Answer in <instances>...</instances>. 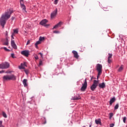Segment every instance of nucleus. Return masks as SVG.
<instances>
[{"label": "nucleus", "mask_w": 127, "mask_h": 127, "mask_svg": "<svg viewBox=\"0 0 127 127\" xmlns=\"http://www.w3.org/2000/svg\"><path fill=\"white\" fill-rule=\"evenodd\" d=\"M5 35H6V36H7V35H8L7 31L5 32Z\"/></svg>", "instance_id": "79ce46f5"}, {"label": "nucleus", "mask_w": 127, "mask_h": 127, "mask_svg": "<svg viewBox=\"0 0 127 127\" xmlns=\"http://www.w3.org/2000/svg\"><path fill=\"white\" fill-rule=\"evenodd\" d=\"M30 43V41H28L26 44V45H28V44H29Z\"/></svg>", "instance_id": "ea45409f"}, {"label": "nucleus", "mask_w": 127, "mask_h": 127, "mask_svg": "<svg viewBox=\"0 0 127 127\" xmlns=\"http://www.w3.org/2000/svg\"><path fill=\"white\" fill-rule=\"evenodd\" d=\"M3 45H8V42L7 41V42L4 43Z\"/></svg>", "instance_id": "72a5a7b5"}, {"label": "nucleus", "mask_w": 127, "mask_h": 127, "mask_svg": "<svg viewBox=\"0 0 127 127\" xmlns=\"http://www.w3.org/2000/svg\"><path fill=\"white\" fill-rule=\"evenodd\" d=\"M113 61L111 59H108V64H111Z\"/></svg>", "instance_id": "5701e85b"}, {"label": "nucleus", "mask_w": 127, "mask_h": 127, "mask_svg": "<svg viewBox=\"0 0 127 127\" xmlns=\"http://www.w3.org/2000/svg\"><path fill=\"white\" fill-rule=\"evenodd\" d=\"M54 33H60V32L59 31H54Z\"/></svg>", "instance_id": "e433bc0d"}, {"label": "nucleus", "mask_w": 127, "mask_h": 127, "mask_svg": "<svg viewBox=\"0 0 127 127\" xmlns=\"http://www.w3.org/2000/svg\"><path fill=\"white\" fill-rule=\"evenodd\" d=\"M72 53L74 54V58H76V59H78L79 58V55H78V53L76 51H72Z\"/></svg>", "instance_id": "f8f14e48"}, {"label": "nucleus", "mask_w": 127, "mask_h": 127, "mask_svg": "<svg viewBox=\"0 0 127 127\" xmlns=\"http://www.w3.org/2000/svg\"><path fill=\"white\" fill-rule=\"evenodd\" d=\"M126 121H127V117H123V123H124V124H126Z\"/></svg>", "instance_id": "bb28decb"}, {"label": "nucleus", "mask_w": 127, "mask_h": 127, "mask_svg": "<svg viewBox=\"0 0 127 127\" xmlns=\"http://www.w3.org/2000/svg\"><path fill=\"white\" fill-rule=\"evenodd\" d=\"M99 84V80H94L93 81V84L90 87V89L92 91H94L95 89L98 87V84Z\"/></svg>", "instance_id": "39448f33"}, {"label": "nucleus", "mask_w": 127, "mask_h": 127, "mask_svg": "<svg viewBox=\"0 0 127 127\" xmlns=\"http://www.w3.org/2000/svg\"><path fill=\"white\" fill-rule=\"evenodd\" d=\"M103 68V66L101 64H97L96 65L97 71L98 72L97 75V79H98L99 76H101V74H102V68Z\"/></svg>", "instance_id": "20e7f679"}, {"label": "nucleus", "mask_w": 127, "mask_h": 127, "mask_svg": "<svg viewBox=\"0 0 127 127\" xmlns=\"http://www.w3.org/2000/svg\"><path fill=\"white\" fill-rule=\"evenodd\" d=\"M39 54H40V55L41 56V57H42V56H43V54H42L41 53H39Z\"/></svg>", "instance_id": "a19ab883"}, {"label": "nucleus", "mask_w": 127, "mask_h": 127, "mask_svg": "<svg viewBox=\"0 0 127 127\" xmlns=\"http://www.w3.org/2000/svg\"><path fill=\"white\" fill-rule=\"evenodd\" d=\"M58 9L56 8L55 10L51 13V18H54L57 15Z\"/></svg>", "instance_id": "6e6552de"}, {"label": "nucleus", "mask_w": 127, "mask_h": 127, "mask_svg": "<svg viewBox=\"0 0 127 127\" xmlns=\"http://www.w3.org/2000/svg\"><path fill=\"white\" fill-rule=\"evenodd\" d=\"M59 0H55L54 3V4H57V3H58V1Z\"/></svg>", "instance_id": "7c9ffc66"}, {"label": "nucleus", "mask_w": 127, "mask_h": 127, "mask_svg": "<svg viewBox=\"0 0 127 127\" xmlns=\"http://www.w3.org/2000/svg\"><path fill=\"white\" fill-rule=\"evenodd\" d=\"M13 32L14 33H16V34H17V33H18V30H17V29H14L13 30Z\"/></svg>", "instance_id": "393cba45"}, {"label": "nucleus", "mask_w": 127, "mask_h": 127, "mask_svg": "<svg viewBox=\"0 0 127 127\" xmlns=\"http://www.w3.org/2000/svg\"><path fill=\"white\" fill-rule=\"evenodd\" d=\"M80 97H77V96H74L73 97H72L71 100H73V101H75V100H80Z\"/></svg>", "instance_id": "a211bd4d"}, {"label": "nucleus", "mask_w": 127, "mask_h": 127, "mask_svg": "<svg viewBox=\"0 0 127 127\" xmlns=\"http://www.w3.org/2000/svg\"><path fill=\"white\" fill-rule=\"evenodd\" d=\"M11 45L14 49H17V46H16V44H15V42H14V40H11Z\"/></svg>", "instance_id": "9d476101"}, {"label": "nucleus", "mask_w": 127, "mask_h": 127, "mask_svg": "<svg viewBox=\"0 0 127 127\" xmlns=\"http://www.w3.org/2000/svg\"><path fill=\"white\" fill-rule=\"evenodd\" d=\"M39 58L38 57V56L36 55V56H35V59L36 60H38Z\"/></svg>", "instance_id": "f704fd0d"}, {"label": "nucleus", "mask_w": 127, "mask_h": 127, "mask_svg": "<svg viewBox=\"0 0 127 127\" xmlns=\"http://www.w3.org/2000/svg\"><path fill=\"white\" fill-rule=\"evenodd\" d=\"M62 25V22H60L58 24H57L53 28V29L58 28V27H60Z\"/></svg>", "instance_id": "2eb2a0df"}, {"label": "nucleus", "mask_w": 127, "mask_h": 127, "mask_svg": "<svg viewBox=\"0 0 127 127\" xmlns=\"http://www.w3.org/2000/svg\"><path fill=\"white\" fill-rule=\"evenodd\" d=\"M3 48L4 47H1V48H0V49H3Z\"/></svg>", "instance_id": "09e8293b"}, {"label": "nucleus", "mask_w": 127, "mask_h": 127, "mask_svg": "<svg viewBox=\"0 0 127 127\" xmlns=\"http://www.w3.org/2000/svg\"><path fill=\"white\" fill-rule=\"evenodd\" d=\"M101 119H99L95 120V124H96V125H101Z\"/></svg>", "instance_id": "f3484780"}, {"label": "nucleus", "mask_w": 127, "mask_h": 127, "mask_svg": "<svg viewBox=\"0 0 127 127\" xmlns=\"http://www.w3.org/2000/svg\"><path fill=\"white\" fill-rule=\"evenodd\" d=\"M109 56L108 57V59H111L112 57H113V55L112 54H109Z\"/></svg>", "instance_id": "a878e982"}, {"label": "nucleus", "mask_w": 127, "mask_h": 127, "mask_svg": "<svg viewBox=\"0 0 127 127\" xmlns=\"http://www.w3.org/2000/svg\"><path fill=\"white\" fill-rule=\"evenodd\" d=\"M25 72L26 74H27V70H25Z\"/></svg>", "instance_id": "a18cd8bd"}, {"label": "nucleus", "mask_w": 127, "mask_h": 127, "mask_svg": "<svg viewBox=\"0 0 127 127\" xmlns=\"http://www.w3.org/2000/svg\"><path fill=\"white\" fill-rule=\"evenodd\" d=\"M11 38L12 39H14V38L13 37V36L12 35H11Z\"/></svg>", "instance_id": "37998d69"}, {"label": "nucleus", "mask_w": 127, "mask_h": 127, "mask_svg": "<svg viewBox=\"0 0 127 127\" xmlns=\"http://www.w3.org/2000/svg\"><path fill=\"white\" fill-rule=\"evenodd\" d=\"M119 109V104H117L114 107V110H118Z\"/></svg>", "instance_id": "b1692460"}, {"label": "nucleus", "mask_w": 127, "mask_h": 127, "mask_svg": "<svg viewBox=\"0 0 127 127\" xmlns=\"http://www.w3.org/2000/svg\"><path fill=\"white\" fill-rule=\"evenodd\" d=\"M40 43H41V42L40 41H38L37 42H36V43L35 44V47L37 48L38 45L39 44H40Z\"/></svg>", "instance_id": "aec40b11"}, {"label": "nucleus", "mask_w": 127, "mask_h": 127, "mask_svg": "<svg viewBox=\"0 0 127 127\" xmlns=\"http://www.w3.org/2000/svg\"><path fill=\"white\" fill-rule=\"evenodd\" d=\"M22 2H23V0H20L21 7H22V8L23 10H25L26 9V8H25V5L22 4Z\"/></svg>", "instance_id": "9b49d317"}, {"label": "nucleus", "mask_w": 127, "mask_h": 127, "mask_svg": "<svg viewBox=\"0 0 127 127\" xmlns=\"http://www.w3.org/2000/svg\"><path fill=\"white\" fill-rule=\"evenodd\" d=\"M10 64L7 62H5L0 64V69H8Z\"/></svg>", "instance_id": "7ed1b4c3"}, {"label": "nucleus", "mask_w": 127, "mask_h": 127, "mask_svg": "<svg viewBox=\"0 0 127 127\" xmlns=\"http://www.w3.org/2000/svg\"><path fill=\"white\" fill-rule=\"evenodd\" d=\"M23 84L24 87H27L28 86V84L27 83V79H23Z\"/></svg>", "instance_id": "dca6fc26"}, {"label": "nucleus", "mask_w": 127, "mask_h": 127, "mask_svg": "<svg viewBox=\"0 0 127 127\" xmlns=\"http://www.w3.org/2000/svg\"><path fill=\"white\" fill-rule=\"evenodd\" d=\"M99 88L101 89H105L106 88V84L104 82H103L102 83H100L99 84Z\"/></svg>", "instance_id": "ddd939ff"}, {"label": "nucleus", "mask_w": 127, "mask_h": 127, "mask_svg": "<svg viewBox=\"0 0 127 127\" xmlns=\"http://www.w3.org/2000/svg\"><path fill=\"white\" fill-rule=\"evenodd\" d=\"M124 70V65H121V66L119 67L118 71V72H122Z\"/></svg>", "instance_id": "6ab92c4d"}, {"label": "nucleus", "mask_w": 127, "mask_h": 127, "mask_svg": "<svg viewBox=\"0 0 127 127\" xmlns=\"http://www.w3.org/2000/svg\"><path fill=\"white\" fill-rule=\"evenodd\" d=\"M11 57L12 58H15V57H14V53H12L11 54Z\"/></svg>", "instance_id": "473e14b6"}, {"label": "nucleus", "mask_w": 127, "mask_h": 127, "mask_svg": "<svg viewBox=\"0 0 127 127\" xmlns=\"http://www.w3.org/2000/svg\"><path fill=\"white\" fill-rule=\"evenodd\" d=\"M13 12L12 9L10 8L9 11L6 12L4 14H2L0 18V24L2 27V28H4V25L6 23V20L10 18L11 13Z\"/></svg>", "instance_id": "f257e3e1"}, {"label": "nucleus", "mask_w": 127, "mask_h": 127, "mask_svg": "<svg viewBox=\"0 0 127 127\" xmlns=\"http://www.w3.org/2000/svg\"><path fill=\"white\" fill-rule=\"evenodd\" d=\"M115 126V124H110V127H114Z\"/></svg>", "instance_id": "4c0bfd02"}, {"label": "nucleus", "mask_w": 127, "mask_h": 127, "mask_svg": "<svg viewBox=\"0 0 127 127\" xmlns=\"http://www.w3.org/2000/svg\"><path fill=\"white\" fill-rule=\"evenodd\" d=\"M89 127H92V125H90Z\"/></svg>", "instance_id": "de8ad7c7"}, {"label": "nucleus", "mask_w": 127, "mask_h": 127, "mask_svg": "<svg viewBox=\"0 0 127 127\" xmlns=\"http://www.w3.org/2000/svg\"><path fill=\"white\" fill-rule=\"evenodd\" d=\"M3 49L5 50V51H10V50H8L6 47L3 48Z\"/></svg>", "instance_id": "c85d7f7f"}, {"label": "nucleus", "mask_w": 127, "mask_h": 127, "mask_svg": "<svg viewBox=\"0 0 127 127\" xmlns=\"http://www.w3.org/2000/svg\"><path fill=\"white\" fill-rule=\"evenodd\" d=\"M2 73H4V70L0 71V74H2Z\"/></svg>", "instance_id": "58836bf2"}, {"label": "nucleus", "mask_w": 127, "mask_h": 127, "mask_svg": "<svg viewBox=\"0 0 127 127\" xmlns=\"http://www.w3.org/2000/svg\"><path fill=\"white\" fill-rule=\"evenodd\" d=\"M109 116H110V119H111V118H113V117L114 116V114H113V113H110V114H109Z\"/></svg>", "instance_id": "2f4dec72"}, {"label": "nucleus", "mask_w": 127, "mask_h": 127, "mask_svg": "<svg viewBox=\"0 0 127 127\" xmlns=\"http://www.w3.org/2000/svg\"><path fill=\"white\" fill-rule=\"evenodd\" d=\"M0 127H4V126L2 125V121H0Z\"/></svg>", "instance_id": "c756f323"}, {"label": "nucleus", "mask_w": 127, "mask_h": 127, "mask_svg": "<svg viewBox=\"0 0 127 127\" xmlns=\"http://www.w3.org/2000/svg\"><path fill=\"white\" fill-rule=\"evenodd\" d=\"M2 80L3 81H10V80H12V81H15V80H16V76L13 74L5 75L3 76Z\"/></svg>", "instance_id": "f03ea898"}, {"label": "nucleus", "mask_w": 127, "mask_h": 127, "mask_svg": "<svg viewBox=\"0 0 127 127\" xmlns=\"http://www.w3.org/2000/svg\"><path fill=\"white\" fill-rule=\"evenodd\" d=\"M2 116L5 118H7V116H6V114H5V112H2Z\"/></svg>", "instance_id": "4be33fe9"}, {"label": "nucleus", "mask_w": 127, "mask_h": 127, "mask_svg": "<svg viewBox=\"0 0 127 127\" xmlns=\"http://www.w3.org/2000/svg\"><path fill=\"white\" fill-rule=\"evenodd\" d=\"M39 64L40 66H41L42 65V61H40Z\"/></svg>", "instance_id": "c9c22d12"}, {"label": "nucleus", "mask_w": 127, "mask_h": 127, "mask_svg": "<svg viewBox=\"0 0 127 127\" xmlns=\"http://www.w3.org/2000/svg\"><path fill=\"white\" fill-rule=\"evenodd\" d=\"M44 39H45L44 37H40V38H39V41L41 42L43 41V40H44Z\"/></svg>", "instance_id": "412c9836"}, {"label": "nucleus", "mask_w": 127, "mask_h": 127, "mask_svg": "<svg viewBox=\"0 0 127 127\" xmlns=\"http://www.w3.org/2000/svg\"><path fill=\"white\" fill-rule=\"evenodd\" d=\"M48 22V20H47V19H44L40 22V24H41V25H43L44 26L47 27V26H49V24L46 25V23H47Z\"/></svg>", "instance_id": "0eeeda50"}, {"label": "nucleus", "mask_w": 127, "mask_h": 127, "mask_svg": "<svg viewBox=\"0 0 127 127\" xmlns=\"http://www.w3.org/2000/svg\"><path fill=\"white\" fill-rule=\"evenodd\" d=\"M21 54L25 56L26 57H28L29 56V51L28 50H24L21 52Z\"/></svg>", "instance_id": "1a4fd4ad"}, {"label": "nucleus", "mask_w": 127, "mask_h": 127, "mask_svg": "<svg viewBox=\"0 0 127 127\" xmlns=\"http://www.w3.org/2000/svg\"><path fill=\"white\" fill-rule=\"evenodd\" d=\"M19 69H24V66L22 65V64H21V65L19 66Z\"/></svg>", "instance_id": "cd10ccee"}, {"label": "nucleus", "mask_w": 127, "mask_h": 127, "mask_svg": "<svg viewBox=\"0 0 127 127\" xmlns=\"http://www.w3.org/2000/svg\"><path fill=\"white\" fill-rule=\"evenodd\" d=\"M120 65H117V66H116V68H118V67H119Z\"/></svg>", "instance_id": "49530a36"}, {"label": "nucleus", "mask_w": 127, "mask_h": 127, "mask_svg": "<svg viewBox=\"0 0 127 127\" xmlns=\"http://www.w3.org/2000/svg\"><path fill=\"white\" fill-rule=\"evenodd\" d=\"M87 78H85L84 82L82 84V86L80 89L81 91H82V92H85V91H86V89H87Z\"/></svg>", "instance_id": "423d86ee"}, {"label": "nucleus", "mask_w": 127, "mask_h": 127, "mask_svg": "<svg viewBox=\"0 0 127 127\" xmlns=\"http://www.w3.org/2000/svg\"><path fill=\"white\" fill-rule=\"evenodd\" d=\"M11 19H12V20H13V19H14V17H11Z\"/></svg>", "instance_id": "c03bdc74"}, {"label": "nucleus", "mask_w": 127, "mask_h": 127, "mask_svg": "<svg viewBox=\"0 0 127 127\" xmlns=\"http://www.w3.org/2000/svg\"><path fill=\"white\" fill-rule=\"evenodd\" d=\"M115 102H116V98L113 97L111 99H110L109 101V104L110 106H112V105H113V103H115Z\"/></svg>", "instance_id": "4468645a"}]
</instances>
